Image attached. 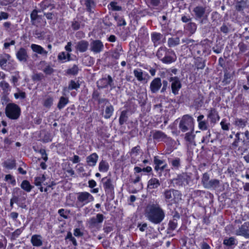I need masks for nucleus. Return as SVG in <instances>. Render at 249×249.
Segmentation results:
<instances>
[{"mask_svg":"<svg viewBox=\"0 0 249 249\" xmlns=\"http://www.w3.org/2000/svg\"><path fill=\"white\" fill-rule=\"evenodd\" d=\"M179 127L182 132L187 130L194 131V125L193 119L189 115H184L179 124Z\"/></svg>","mask_w":249,"mask_h":249,"instance_id":"obj_3","label":"nucleus"},{"mask_svg":"<svg viewBox=\"0 0 249 249\" xmlns=\"http://www.w3.org/2000/svg\"><path fill=\"white\" fill-rule=\"evenodd\" d=\"M16 56L21 62H26L29 59L27 50L23 47L20 48L16 53Z\"/></svg>","mask_w":249,"mask_h":249,"instance_id":"obj_12","label":"nucleus"},{"mask_svg":"<svg viewBox=\"0 0 249 249\" xmlns=\"http://www.w3.org/2000/svg\"><path fill=\"white\" fill-rule=\"evenodd\" d=\"M110 5L113 11H121L122 8L121 6L117 5V3L115 1H112L110 3Z\"/></svg>","mask_w":249,"mask_h":249,"instance_id":"obj_56","label":"nucleus"},{"mask_svg":"<svg viewBox=\"0 0 249 249\" xmlns=\"http://www.w3.org/2000/svg\"><path fill=\"white\" fill-rule=\"evenodd\" d=\"M31 48L34 52L40 54L46 57L48 54V52L41 46L33 44L31 46Z\"/></svg>","mask_w":249,"mask_h":249,"instance_id":"obj_16","label":"nucleus"},{"mask_svg":"<svg viewBox=\"0 0 249 249\" xmlns=\"http://www.w3.org/2000/svg\"><path fill=\"white\" fill-rule=\"evenodd\" d=\"M154 162L155 164V169L156 170H163L164 169L165 167L166 166L164 161L159 159L158 157H154Z\"/></svg>","mask_w":249,"mask_h":249,"instance_id":"obj_18","label":"nucleus"},{"mask_svg":"<svg viewBox=\"0 0 249 249\" xmlns=\"http://www.w3.org/2000/svg\"><path fill=\"white\" fill-rule=\"evenodd\" d=\"M70 210H66L64 209H61L58 210V213L64 219H68L70 213Z\"/></svg>","mask_w":249,"mask_h":249,"instance_id":"obj_44","label":"nucleus"},{"mask_svg":"<svg viewBox=\"0 0 249 249\" xmlns=\"http://www.w3.org/2000/svg\"><path fill=\"white\" fill-rule=\"evenodd\" d=\"M79 87L80 84L78 81L75 82L74 80H71L69 84L68 89L70 90L77 89Z\"/></svg>","mask_w":249,"mask_h":249,"instance_id":"obj_42","label":"nucleus"},{"mask_svg":"<svg viewBox=\"0 0 249 249\" xmlns=\"http://www.w3.org/2000/svg\"><path fill=\"white\" fill-rule=\"evenodd\" d=\"M111 56L112 58L118 59L120 56V53L118 49H115L111 52Z\"/></svg>","mask_w":249,"mask_h":249,"instance_id":"obj_62","label":"nucleus"},{"mask_svg":"<svg viewBox=\"0 0 249 249\" xmlns=\"http://www.w3.org/2000/svg\"><path fill=\"white\" fill-rule=\"evenodd\" d=\"M113 111L114 108L112 106H107L105 108V114L104 115V117L106 119L109 118L111 116Z\"/></svg>","mask_w":249,"mask_h":249,"instance_id":"obj_33","label":"nucleus"},{"mask_svg":"<svg viewBox=\"0 0 249 249\" xmlns=\"http://www.w3.org/2000/svg\"><path fill=\"white\" fill-rule=\"evenodd\" d=\"M69 102V99L67 97L62 96L60 97L57 104V107L61 109L63 108Z\"/></svg>","mask_w":249,"mask_h":249,"instance_id":"obj_34","label":"nucleus"},{"mask_svg":"<svg viewBox=\"0 0 249 249\" xmlns=\"http://www.w3.org/2000/svg\"><path fill=\"white\" fill-rule=\"evenodd\" d=\"M20 78V76L19 75V72H16L15 75H13L12 77V82L14 84V85L15 86L16 85V83L18 82V79Z\"/></svg>","mask_w":249,"mask_h":249,"instance_id":"obj_63","label":"nucleus"},{"mask_svg":"<svg viewBox=\"0 0 249 249\" xmlns=\"http://www.w3.org/2000/svg\"><path fill=\"white\" fill-rule=\"evenodd\" d=\"M208 117L210 119L211 122L213 123L219 120V116L216 109L214 108H211L209 111Z\"/></svg>","mask_w":249,"mask_h":249,"instance_id":"obj_17","label":"nucleus"},{"mask_svg":"<svg viewBox=\"0 0 249 249\" xmlns=\"http://www.w3.org/2000/svg\"><path fill=\"white\" fill-rule=\"evenodd\" d=\"M58 59L60 61H67L71 59V54L65 52H61L58 55Z\"/></svg>","mask_w":249,"mask_h":249,"instance_id":"obj_30","label":"nucleus"},{"mask_svg":"<svg viewBox=\"0 0 249 249\" xmlns=\"http://www.w3.org/2000/svg\"><path fill=\"white\" fill-rule=\"evenodd\" d=\"M223 244L227 246H231L232 245H235V238L233 237H231L229 238H225L224 240Z\"/></svg>","mask_w":249,"mask_h":249,"instance_id":"obj_45","label":"nucleus"},{"mask_svg":"<svg viewBox=\"0 0 249 249\" xmlns=\"http://www.w3.org/2000/svg\"><path fill=\"white\" fill-rule=\"evenodd\" d=\"M24 229V227H22L19 229H17L14 231L11 235V239L15 240L22 232Z\"/></svg>","mask_w":249,"mask_h":249,"instance_id":"obj_43","label":"nucleus"},{"mask_svg":"<svg viewBox=\"0 0 249 249\" xmlns=\"http://www.w3.org/2000/svg\"><path fill=\"white\" fill-rule=\"evenodd\" d=\"M127 113V111L126 110H124L121 112L119 118V123L121 125L123 124L127 121L128 118Z\"/></svg>","mask_w":249,"mask_h":249,"instance_id":"obj_38","label":"nucleus"},{"mask_svg":"<svg viewBox=\"0 0 249 249\" xmlns=\"http://www.w3.org/2000/svg\"><path fill=\"white\" fill-rule=\"evenodd\" d=\"M210 180L209 175L207 173H204L202 178V182L205 187H206Z\"/></svg>","mask_w":249,"mask_h":249,"instance_id":"obj_51","label":"nucleus"},{"mask_svg":"<svg viewBox=\"0 0 249 249\" xmlns=\"http://www.w3.org/2000/svg\"><path fill=\"white\" fill-rule=\"evenodd\" d=\"M10 56L8 54H4L0 57V66L3 67L5 66L7 61L9 59Z\"/></svg>","mask_w":249,"mask_h":249,"instance_id":"obj_40","label":"nucleus"},{"mask_svg":"<svg viewBox=\"0 0 249 249\" xmlns=\"http://www.w3.org/2000/svg\"><path fill=\"white\" fill-rule=\"evenodd\" d=\"M6 116L12 120H17L20 115V107L14 103H9L7 105L5 110Z\"/></svg>","mask_w":249,"mask_h":249,"instance_id":"obj_2","label":"nucleus"},{"mask_svg":"<svg viewBox=\"0 0 249 249\" xmlns=\"http://www.w3.org/2000/svg\"><path fill=\"white\" fill-rule=\"evenodd\" d=\"M98 87L101 88H106L108 86V84L107 83V78H103L100 80L98 82Z\"/></svg>","mask_w":249,"mask_h":249,"instance_id":"obj_50","label":"nucleus"},{"mask_svg":"<svg viewBox=\"0 0 249 249\" xmlns=\"http://www.w3.org/2000/svg\"><path fill=\"white\" fill-rule=\"evenodd\" d=\"M195 134L194 133V131H190L189 132H187L185 135L184 139L186 142H188V144H195Z\"/></svg>","mask_w":249,"mask_h":249,"instance_id":"obj_22","label":"nucleus"},{"mask_svg":"<svg viewBox=\"0 0 249 249\" xmlns=\"http://www.w3.org/2000/svg\"><path fill=\"white\" fill-rule=\"evenodd\" d=\"M93 197L89 193L84 192L78 194L77 196L78 200L84 204L93 200Z\"/></svg>","mask_w":249,"mask_h":249,"instance_id":"obj_10","label":"nucleus"},{"mask_svg":"<svg viewBox=\"0 0 249 249\" xmlns=\"http://www.w3.org/2000/svg\"><path fill=\"white\" fill-rule=\"evenodd\" d=\"M104 187L106 192L107 193H111L113 190V186L111 183L110 179H107V180L104 182Z\"/></svg>","mask_w":249,"mask_h":249,"instance_id":"obj_31","label":"nucleus"},{"mask_svg":"<svg viewBox=\"0 0 249 249\" xmlns=\"http://www.w3.org/2000/svg\"><path fill=\"white\" fill-rule=\"evenodd\" d=\"M40 64L45 66V68L42 69L43 71L47 75H50L52 74L53 71L54 70L53 68H52L50 65H46L47 63L45 61H41L40 62Z\"/></svg>","mask_w":249,"mask_h":249,"instance_id":"obj_26","label":"nucleus"},{"mask_svg":"<svg viewBox=\"0 0 249 249\" xmlns=\"http://www.w3.org/2000/svg\"><path fill=\"white\" fill-rule=\"evenodd\" d=\"M179 214L176 213L173 216V219L169 220L168 224V233L174 231L177 227L178 224V220L180 219Z\"/></svg>","mask_w":249,"mask_h":249,"instance_id":"obj_9","label":"nucleus"},{"mask_svg":"<svg viewBox=\"0 0 249 249\" xmlns=\"http://www.w3.org/2000/svg\"><path fill=\"white\" fill-rule=\"evenodd\" d=\"M39 235H34L31 238V242L33 246L39 247L42 245V242Z\"/></svg>","mask_w":249,"mask_h":249,"instance_id":"obj_25","label":"nucleus"},{"mask_svg":"<svg viewBox=\"0 0 249 249\" xmlns=\"http://www.w3.org/2000/svg\"><path fill=\"white\" fill-rule=\"evenodd\" d=\"M161 86V80L160 78H155L150 84V90L152 93L157 92Z\"/></svg>","mask_w":249,"mask_h":249,"instance_id":"obj_15","label":"nucleus"},{"mask_svg":"<svg viewBox=\"0 0 249 249\" xmlns=\"http://www.w3.org/2000/svg\"><path fill=\"white\" fill-rule=\"evenodd\" d=\"M53 102V98L48 97L44 100L43 105L47 108H50L52 105Z\"/></svg>","mask_w":249,"mask_h":249,"instance_id":"obj_53","label":"nucleus"},{"mask_svg":"<svg viewBox=\"0 0 249 249\" xmlns=\"http://www.w3.org/2000/svg\"><path fill=\"white\" fill-rule=\"evenodd\" d=\"M220 125L223 130L228 131L230 128V123H227L225 120H222L220 123Z\"/></svg>","mask_w":249,"mask_h":249,"instance_id":"obj_61","label":"nucleus"},{"mask_svg":"<svg viewBox=\"0 0 249 249\" xmlns=\"http://www.w3.org/2000/svg\"><path fill=\"white\" fill-rule=\"evenodd\" d=\"M133 73L139 81L142 82L145 80V77L142 70L139 69L134 70Z\"/></svg>","mask_w":249,"mask_h":249,"instance_id":"obj_24","label":"nucleus"},{"mask_svg":"<svg viewBox=\"0 0 249 249\" xmlns=\"http://www.w3.org/2000/svg\"><path fill=\"white\" fill-rule=\"evenodd\" d=\"M89 46V43L88 41L82 40L76 43L75 49L77 51L81 53H84L88 50Z\"/></svg>","mask_w":249,"mask_h":249,"instance_id":"obj_14","label":"nucleus"},{"mask_svg":"<svg viewBox=\"0 0 249 249\" xmlns=\"http://www.w3.org/2000/svg\"><path fill=\"white\" fill-rule=\"evenodd\" d=\"M246 1L244 0H241L240 1H237L235 4V9L238 12H240L243 10L244 8L246 7Z\"/></svg>","mask_w":249,"mask_h":249,"instance_id":"obj_32","label":"nucleus"},{"mask_svg":"<svg viewBox=\"0 0 249 249\" xmlns=\"http://www.w3.org/2000/svg\"><path fill=\"white\" fill-rule=\"evenodd\" d=\"M198 127L201 130H206L208 128V123L206 121H202L198 122Z\"/></svg>","mask_w":249,"mask_h":249,"instance_id":"obj_58","label":"nucleus"},{"mask_svg":"<svg viewBox=\"0 0 249 249\" xmlns=\"http://www.w3.org/2000/svg\"><path fill=\"white\" fill-rule=\"evenodd\" d=\"M20 187L23 190L27 192H30L34 188V186L32 185L27 180L22 181Z\"/></svg>","mask_w":249,"mask_h":249,"instance_id":"obj_27","label":"nucleus"},{"mask_svg":"<svg viewBox=\"0 0 249 249\" xmlns=\"http://www.w3.org/2000/svg\"><path fill=\"white\" fill-rule=\"evenodd\" d=\"M179 43V39L178 37L169 38L168 40V45L169 47H172L175 46Z\"/></svg>","mask_w":249,"mask_h":249,"instance_id":"obj_39","label":"nucleus"},{"mask_svg":"<svg viewBox=\"0 0 249 249\" xmlns=\"http://www.w3.org/2000/svg\"><path fill=\"white\" fill-rule=\"evenodd\" d=\"M139 172H134L130 175V180L131 182L136 183L139 181L140 179V176L139 174Z\"/></svg>","mask_w":249,"mask_h":249,"instance_id":"obj_48","label":"nucleus"},{"mask_svg":"<svg viewBox=\"0 0 249 249\" xmlns=\"http://www.w3.org/2000/svg\"><path fill=\"white\" fill-rule=\"evenodd\" d=\"M171 49H168L165 47H160L159 49L157 52V57L160 60L164 58V56L166 55V53Z\"/></svg>","mask_w":249,"mask_h":249,"instance_id":"obj_28","label":"nucleus"},{"mask_svg":"<svg viewBox=\"0 0 249 249\" xmlns=\"http://www.w3.org/2000/svg\"><path fill=\"white\" fill-rule=\"evenodd\" d=\"M98 156L96 153H92L86 158L87 164L90 166H94L98 160Z\"/></svg>","mask_w":249,"mask_h":249,"instance_id":"obj_19","label":"nucleus"},{"mask_svg":"<svg viewBox=\"0 0 249 249\" xmlns=\"http://www.w3.org/2000/svg\"><path fill=\"white\" fill-rule=\"evenodd\" d=\"M109 165L105 160H101L99 163V169L100 171H107L108 169Z\"/></svg>","mask_w":249,"mask_h":249,"instance_id":"obj_46","label":"nucleus"},{"mask_svg":"<svg viewBox=\"0 0 249 249\" xmlns=\"http://www.w3.org/2000/svg\"><path fill=\"white\" fill-rule=\"evenodd\" d=\"M164 194L166 201L171 204L176 203L179 199H180L179 193L177 190L174 189L166 190Z\"/></svg>","mask_w":249,"mask_h":249,"instance_id":"obj_4","label":"nucleus"},{"mask_svg":"<svg viewBox=\"0 0 249 249\" xmlns=\"http://www.w3.org/2000/svg\"><path fill=\"white\" fill-rule=\"evenodd\" d=\"M145 215L153 223L160 224L164 218L165 213L159 204H149L145 209Z\"/></svg>","mask_w":249,"mask_h":249,"instance_id":"obj_1","label":"nucleus"},{"mask_svg":"<svg viewBox=\"0 0 249 249\" xmlns=\"http://www.w3.org/2000/svg\"><path fill=\"white\" fill-rule=\"evenodd\" d=\"M85 5L87 10L90 12H93L92 9L95 7V3L93 0H85Z\"/></svg>","mask_w":249,"mask_h":249,"instance_id":"obj_29","label":"nucleus"},{"mask_svg":"<svg viewBox=\"0 0 249 249\" xmlns=\"http://www.w3.org/2000/svg\"><path fill=\"white\" fill-rule=\"evenodd\" d=\"M97 223H98V222L97 221L95 217H92L88 221V224L89 225V227L90 228L94 227Z\"/></svg>","mask_w":249,"mask_h":249,"instance_id":"obj_59","label":"nucleus"},{"mask_svg":"<svg viewBox=\"0 0 249 249\" xmlns=\"http://www.w3.org/2000/svg\"><path fill=\"white\" fill-rule=\"evenodd\" d=\"M187 29L191 34H194L196 29V25L193 22L189 23L187 25Z\"/></svg>","mask_w":249,"mask_h":249,"instance_id":"obj_49","label":"nucleus"},{"mask_svg":"<svg viewBox=\"0 0 249 249\" xmlns=\"http://www.w3.org/2000/svg\"><path fill=\"white\" fill-rule=\"evenodd\" d=\"M153 138L158 141H162L167 138V136L161 131L156 130L153 133Z\"/></svg>","mask_w":249,"mask_h":249,"instance_id":"obj_21","label":"nucleus"},{"mask_svg":"<svg viewBox=\"0 0 249 249\" xmlns=\"http://www.w3.org/2000/svg\"><path fill=\"white\" fill-rule=\"evenodd\" d=\"M177 56L175 53L173 51L170 50L166 53V55L164 56V58H162L161 61L163 63L169 64L175 62Z\"/></svg>","mask_w":249,"mask_h":249,"instance_id":"obj_13","label":"nucleus"},{"mask_svg":"<svg viewBox=\"0 0 249 249\" xmlns=\"http://www.w3.org/2000/svg\"><path fill=\"white\" fill-rule=\"evenodd\" d=\"M16 98H21L24 99L26 97V93L25 92L20 91L18 93H16L14 94Z\"/></svg>","mask_w":249,"mask_h":249,"instance_id":"obj_64","label":"nucleus"},{"mask_svg":"<svg viewBox=\"0 0 249 249\" xmlns=\"http://www.w3.org/2000/svg\"><path fill=\"white\" fill-rule=\"evenodd\" d=\"M44 78V75L42 73H35L32 76L34 81H41Z\"/></svg>","mask_w":249,"mask_h":249,"instance_id":"obj_60","label":"nucleus"},{"mask_svg":"<svg viewBox=\"0 0 249 249\" xmlns=\"http://www.w3.org/2000/svg\"><path fill=\"white\" fill-rule=\"evenodd\" d=\"M79 71L78 67L74 65L71 68L69 69L67 71V73L71 75H76Z\"/></svg>","mask_w":249,"mask_h":249,"instance_id":"obj_47","label":"nucleus"},{"mask_svg":"<svg viewBox=\"0 0 249 249\" xmlns=\"http://www.w3.org/2000/svg\"><path fill=\"white\" fill-rule=\"evenodd\" d=\"M45 179L46 178L44 175L41 177H37L35 178L34 183L36 186H41L42 183H43L44 185H47V183H44Z\"/></svg>","mask_w":249,"mask_h":249,"instance_id":"obj_35","label":"nucleus"},{"mask_svg":"<svg viewBox=\"0 0 249 249\" xmlns=\"http://www.w3.org/2000/svg\"><path fill=\"white\" fill-rule=\"evenodd\" d=\"M36 10H34L31 14V20L32 25L37 27L45 25L46 21L43 20L42 16L38 15Z\"/></svg>","mask_w":249,"mask_h":249,"instance_id":"obj_5","label":"nucleus"},{"mask_svg":"<svg viewBox=\"0 0 249 249\" xmlns=\"http://www.w3.org/2000/svg\"><path fill=\"white\" fill-rule=\"evenodd\" d=\"M195 17L196 19H206L208 15L206 13V7L198 5L193 9Z\"/></svg>","mask_w":249,"mask_h":249,"instance_id":"obj_6","label":"nucleus"},{"mask_svg":"<svg viewBox=\"0 0 249 249\" xmlns=\"http://www.w3.org/2000/svg\"><path fill=\"white\" fill-rule=\"evenodd\" d=\"M41 7L42 11L46 10L47 8L50 7V9L52 10L54 8V6L48 2L47 1H44L42 2L41 4Z\"/></svg>","mask_w":249,"mask_h":249,"instance_id":"obj_52","label":"nucleus"},{"mask_svg":"<svg viewBox=\"0 0 249 249\" xmlns=\"http://www.w3.org/2000/svg\"><path fill=\"white\" fill-rule=\"evenodd\" d=\"M220 182L219 180L214 179H211L205 188H215L219 186Z\"/></svg>","mask_w":249,"mask_h":249,"instance_id":"obj_37","label":"nucleus"},{"mask_svg":"<svg viewBox=\"0 0 249 249\" xmlns=\"http://www.w3.org/2000/svg\"><path fill=\"white\" fill-rule=\"evenodd\" d=\"M163 36L159 33H153L151 34V40L155 46L161 43V40Z\"/></svg>","mask_w":249,"mask_h":249,"instance_id":"obj_20","label":"nucleus"},{"mask_svg":"<svg viewBox=\"0 0 249 249\" xmlns=\"http://www.w3.org/2000/svg\"><path fill=\"white\" fill-rule=\"evenodd\" d=\"M0 87L4 91H8L10 90V86L9 84L4 81L0 83Z\"/></svg>","mask_w":249,"mask_h":249,"instance_id":"obj_55","label":"nucleus"},{"mask_svg":"<svg viewBox=\"0 0 249 249\" xmlns=\"http://www.w3.org/2000/svg\"><path fill=\"white\" fill-rule=\"evenodd\" d=\"M236 235L243 236L246 238H249V222H245L235 231Z\"/></svg>","mask_w":249,"mask_h":249,"instance_id":"obj_8","label":"nucleus"},{"mask_svg":"<svg viewBox=\"0 0 249 249\" xmlns=\"http://www.w3.org/2000/svg\"><path fill=\"white\" fill-rule=\"evenodd\" d=\"M160 185L159 181L156 178L151 179L149 181L148 187L150 189L157 188Z\"/></svg>","mask_w":249,"mask_h":249,"instance_id":"obj_41","label":"nucleus"},{"mask_svg":"<svg viewBox=\"0 0 249 249\" xmlns=\"http://www.w3.org/2000/svg\"><path fill=\"white\" fill-rule=\"evenodd\" d=\"M103 48L104 45L99 40H93L90 43V50L95 53L101 52Z\"/></svg>","mask_w":249,"mask_h":249,"instance_id":"obj_11","label":"nucleus"},{"mask_svg":"<svg viewBox=\"0 0 249 249\" xmlns=\"http://www.w3.org/2000/svg\"><path fill=\"white\" fill-rule=\"evenodd\" d=\"M5 180L9 183L15 185L16 184V180L11 175H7L5 178Z\"/></svg>","mask_w":249,"mask_h":249,"instance_id":"obj_57","label":"nucleus"},{"mask_svg":"<svg viewBox=\"0 0 249 249\" xmlns=\"http://www.w3.org/2000/svg\"><path fill=\"white\" fill-rule=\"evenodd\" d=\"M247 121L245 119L237 118L235 120L234 124L240 128H244L247 125Z\"/></svg>","mask_w":249,"mask_h":249,"instance_id":"obj_36","label":"nucleus"},{"mask_svg":"<svg viewBox=\"0 0 249 249\" xmlns=\"http://www.w3.org/2000/svg\"><path fill=\"white\" fill-rule=\"evenodd\" d=\"M169 80L172 82L171 87L172 92L175 95L178 94L179 89L181 88V84L179 78L176 76L171 77Z\"/></svg>","mask_w":249,"mask_h":249,"instance_id":"obj_7","label":"nucleus"},{"mask_svg":"<svg viewBox=\"0 0 249 249\" xmlns=\"http://www.w3.org/2000/svg\"><path fill=\"white\" fill-rule=\"evenodd\" d=\"M5 166L8 169H12L15 166L14 160H8L4 162Z\"/></svg>","mask_w":249,"mask_h":249,"instance_id":"obj_54","label":"nucleus"},{"mask_svg":"<svg viewBox=\"0 0 249 249\" xmlns=\"http://www.w3.org/2000/svg\"><path fill=\"white\" fill-rule=\"evenodd\" d=\"M141 152V147L139 145H137L133 147L130 153L132 160L135 162L136 158Z\"/></svg>","mask_w":249,"mask_h":249,"instance_id":"obj_23","label":"nucleus"}]
</instances>
